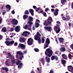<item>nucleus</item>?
Segmentation results:
<instances>
[{"label":"nucleus","mask_w":73,"mask_h":73,"mask_svg":"<svg viewBox=\"0 0 73 73\" xmlns=\"http://www.w3.org/2000/svg\"><path fill=\"white\" fill-rule=\"evenodd\" d=\"M17 54H19L20 56H20L19 60H22V58H24V56H23L24 54L21 51H18L17 52Z\"/></svg>","instance_id":"obj_8"},{"label":"nucleus","mask_w":73,"mask_h":73,"mask_svg":"<svg viewBox=\"0 0 73 73\" xmlns=\"http://www.w3.org/2000/svg\"><path fill=\"white\" fill-rule=\"evenodd\" d=\"M14 31V29L13 27H11L10 28V32H12Z\"/></svg>","instance_id":"obj_47"},{"label":"nucleus","mask_w":73,"mask_h":73,"mask_svg":"<svg viewBox=\"0 0 73 73\" xmlns=\"http://www.w3.org/2000/svg\"><path fill=\"white\" fill-rule=\"evenodd\" d=\"M48 11V8H46L45 10V12H46Z\"/></svg>","instance_id":"obj_56"},{"label":"nucleus","mask_w":73,"mask_h":73,"mask_svg":"<svg viewBox=\"0 0 73 73\" xmlns=\"http://www.w3.org/2000/svg\"><path fill=\"white\" fill-rule=\"evenodd\" d=\"M27 32L28 31H25L23 32L22 34V35L24 36H25V37H27V36H28V35L27 34Z\"/></svg>","instance_id":"obj_25"},{"label":"nucleus","mask_w":73,"mask_h":73,"mask_svg":"<svg viewBox=\"0 0 73 73\" xmlns=\"http://www.w3.org/2000/svg\"><path fill=\"white\" fill-rule=\"evenodd\" d=\"M66 60H62V64L64 66H65V64H66Z\"/></svg>","instance_id":"obj_24"},{"label":"nucleus","mask_w":73,"mask_h":73,"mask_svg":"<svg viewBox=\"0 0 73 73\" xmlns=\"http://www.w3.org/2000/svg\"><path fill=\"white\" fill-rule=\"evenodd\" d=\"M68 25L69 27H71V23H68Z\"/></svg>","instance_id":"obj_63"},{"label":"nucleus","mask_w":73,"mask_h":73,"mask_svg":"<svg viewBox=\"0 0 73 73\" xmlns=\"http://www.w3.org/2000/svg\"><path fill=\"white\" fill-rule=\"evenodd\" d=\"M71 47H72V49L73 50V44L71 45Z\"/></svg>","instance_id":"obj_64"},{"label":"nucleus","mask_w":73,"mask_h":73,"mask_svg":"<svg viewBox=\"0 0 73 73\" xmlns=\"http://www.w3.org/2000/svg\"><path fill=\"white\" fill-rule=\"evenodd\" d=\"M9 59H7V60H6V62H5V64L6 66H10V65H9V62H10L8 61V60Z\"/></svg>","instance_id":"obj_19"},{"label":"nucleus","mask_w":73,"mask_h":73,"mask_svg":"<svg viewBox=\"0 0 73 73\" xmlns=\"http://www.w3.org/2000/svg\"><path fill=\"white\" fill-rule=\"evenodd\" d=\"M51 7L52 8H54V5H52L51 6Z\"/></svg>","instance_id":"obj_61"},{"label":"nucleus","mask_w":73,"mask_h":73,"mask_svg":"<svg viewBox=\"0 0 73 73\" xmlns=\"http://www.w3.org/2000/svg\"><path fill=\"white\" fill-rule=\"evenodd\" d=\"M1 22H2V18H1V17H0V24L1 23Z\"/></svg>","instance_id":"obj_51"},{"label":"nucleus","mask_w":73,"mask_h":73,"mask_svg":"<svg viewBox=\"0 0 73 73\" xmlns=\"http://www.w3.org/2000/svg\"><path fill=\"white\" fill-rule=\"evenodd\" d=\"M11 13H12V14H14L15 13V11L13 10L11 11Z\"/></svg>","instance_id":"obj_60"},{"label":"nucleus","mask_w":73,"mask_h":73,"mask_svg":"<svg viewBox=\"0 0 73 73\" xmlns=\"http://www.w3.org/2000/svg\"><path fill=\"white\" fill-rule=\"evenodd\" d=\"M28 29L29 30V31H31L32 30V28L31 27L29 28H28Z\"/></svg>","instance_id":"obj_58"},{"label":"nucleus","mask_w":73,"mask_h":73,"mask_svg":"<svg viewBox=\"0 0 73 73\" xmlns=\"http://www.w3.org/2000/svg\"><path fill=\"white\" fill-rule=\"evenodd\" d=\"M40 7H38V8H37L36 10V12H38L39 10H40Z\"/></svg>","instance_id":"obj_50"},{"label":"nucleus","mask_w":73,"mask_h":73,"mask_svg":"<svg viewBox=\"0 0 73 73\" xmlns=\"http://www.w3.org/2000/svg\"><path fill=\"white\" fill-rule=\"evenodd\" d=\"M28 26L30 27V26H29V25H25V27L24 26H23V28H25V29H27L28 28Z\"/></svg>","instance_id":"obj_31"},{"label":"nucleus","mask_w":73,"mask_h":73,"mask_svg":"<svg viewBox=\"0 0 73 73\" xmlns=\"http://www.w3.org/2000/svg\"><path fill=\"white\" fill-rule=\"evenodd\" d=\"M34 39L35 40H38L39 44L41 43V39L40 36H38V35H35L34 36Z\"/></svg>","instance_id":"obj_6"},{"label":"nucleus","mask_w":73,"mask_h":73,"mask_svg":"<svg viewBox=\"0 0 73 73\" xmlns=\"http://www.w3.org/2000/svg\"><path fill=\"white\" fill-rule=\"evenodd\" d=\"M3 70H5L6 71V72H7L8 71H9V70L8 68L6 67H2Z\"/></svg>","instance_id":"obj_26"},{"label":"nucleus","mask_w":73,"mask_h":73,"mask_svg":"<svg viewBox=\"0 0 73 73\" xmlns=\"http://www.w3.org/2000/svg\"><path fill=\"white\" fill-rule=\"evenodd\" d=\"M59 52V51H56V52H55V54H58V53Z\"/></svg>","instance_id":"obj_52"},{"label":"nucleus","mask_w":73,"mask_h":73,"mask_svg":"<svg viewBox=\"0 0 73 73\" xmlns=\"http://www.w3.org/2000/svg\"><path fill=\"white\" fill-rule=\"evenodd\" d=\"M66 21H69L70 20V18H69V16H66Z\"/></svg>","instance_id":"obj_37"},{"label":"nucleus","mask_w":73,"mask_h":73,"mask_svg":"<svg viewBox=\"0 0 73 73\" xmlns=\"http://www.w3.org/2000/svg\"><path fill=\"white\" fill-rule=\"evenodd\" d=\"M36 35H37L38 36H41V34H40V33H39V32H37L36 33Z\"/></svg>","instance_id":"obj_46"},{"label":"nucleus","mask_w":73,"mask_h":73,"mask_svg":"<svg viewBox=\"0 0 73 73\" xmlns=\"http://www.w3.org/2000/svg\"><path fill=\"white\" fill-rule=\"evenodd\" d=\"M17 42H15V44H14V46H17Z\"/></svg>","instance_id":"obj_54"},{"label":"nucleus","mask_w":73,"mask_h":73,"mask_svg":"<svg viewBox=\"0 0 73 73\" xmlns=\"http://www.w3.org/2000/svg\"><path fill=\"white\" fill-rule=\"evenodd\" d=\"M60 51L62 52H64L66 50V49L64 47H62L60 48Z\"/></svg>","instance_id":"obj_23"},{"label":"nucleus","mask_w":73,"mask_h":73,"mask_svg":"<svg viewBox=\"0 0 73 73\" xmlns=\"http://www.w3.org/2000/svg\"><path fill=\"white\" fill-rule=\"evenodd\" d=\"M28 17V16L27 15H25L23 16V17L24 20H25L26 19H27Z\"/></svg>","instance_id":"obj_30"},{"label":"nucleus","mask_w":73,"mask_h":73,"mask_svg":"<svg viewBox=\"0 0 73 73\" xmlns=\"http://www.w3.org/2000/svg\"><path fill=\"white\" fill-rule=\"evenodd\" d=\"M55 58V56H52L51 57V59L52 60H54Z\"/></svg>","instance_id":"obj_40"},{"label":"nucleus","mask_w":73,"mask_h":73,"mask_svg":"<svg viewBox=\"0 0 73 73\" xmlns=\"http://www.w3.org/2000/svg\"><path fill=\"white\" fill-rule=\"evenodd\" d=\"M54 29L56 33H58L60 32V31H61L60 25L58 24H56V26L54 27Z\"/></svg>","instance_id":"obj_3"},{"label":"nucleus","mask_w":73,"mask_h":73,"mask_svg":"<svg viewBox=\"0 0 73 73\" xmlns=\"http://www.w3.org/2000/svg\"><path fill=\"white\" fill-rule=\"evenodd\" d=\"M2 31L3 32H7V29L5 27H3L2 29Z\"/></svg>","instance_id":"obj_28"},{"label":"nucleus","mask_w":73,"mask_h":73,"mask_svg":"<svg viewBox=\"0 0 73 73\" xmlns=\"http://www.w3.org/2000/svg\"><path fill=\"white\" fill-rule=\"evenodd\" d=\"M8 55L9 56V57H12V56L11 54V53L10 52L7 53Z\"/></svg>","instance_id":"obj_41"},{"label":"nucleus","mask_w":73,"mask_h":73,"mask_svg":"<svg viewBox=\"0 0 73 73\" xmlns=\"http://www.w3.org/2000/svg\"><path fill=\"white\" fill-rule=\"evenodd\" d=\"M42 14L45 17H46L47 16V15H46V12H43L42 13Z\"/></svg>","instance_id":"obj_38"},{"label":"nucleus","mask_w":73,"mask_h":73,"mask_svg":"<svg viewBox=\"0 0 73 73\" xmlns=\"http://www.w3.org/2000/svg\"><path fill=\"white\" fill-rule=\"evenodd\" d=\"M27 42L29 45H31L33 43V39L31 38H29L28 39Z\"/></svg>","instance_id":"obj_7"},{"label":"nucleus","mask_w":73,"mask_h":73,"mask_svg":"<svg viewBox=\"0 0 73 73\" xmlns=\"http://www.w3.org/2000/svg\"><path fill=\"white\" fill-rule=\"evenodd\" d=\"M6 8L8 9L9 8V10H7V12H8L9 11L11 10V6L9 5H7L6 6Z\"/></svg>","instance_id":"obj_20"},{"label":"nucleus","mask_w":73,"mask_h":73,"mask_svg":"<svg viewBox=\"0 0 73 73\" xmlns=\"http://www.w3.org/2000/svg\"><path fill=\"white\" fill-rule=\"evenodd\" d=\"M58 57L56 56H55V60H56V61H57V60H58Z\"/></svg>","instance_id":"obj_49"},{"label":"nucleus","mask_w":73,"mask_h":73,"mask_svg":"<svg viewBox=\"0 0 73 73\" xmlns=\"http://www.w3.org/2000/svg\"><path fill=\"white\" fill-rule=\"evenodd\" d=\"M58 12H59V10L57 9H55V11L54 13V16H56L58 15Z\"/></svg>","instance_id":"obj_11"},{"label":"nucleus","mask_w":73,"mask_h":73,"mask_svg":"<svg viewBox=\"0 0 73 73\" xmlns=\"http://www.w3.org/2000/svg\"><path fill=\"white\" fill-rule=\"evenodd\" d=\"M68 58L70 59H72V55L70 54H68Z\"/></svg>","instance_id":"obj_43"},{"label":"nucleus","mask_w":73,"mask_h":73,"mask_svg":"<svg viewBox=\"0 0 73 73\" xmlns=\"http://www.w3.org/2000/svg\"><path fill=\"white\" fill-rule=\"evenodd\" d=\"M23 63L21 62L20 64L18 65V68H21V67H22V66H23Z\"/></svg>","instance_id":"obj_33"},{"label":"nucleus","mask_w":73,"mask_h":73,"mask_svg":"<svg viewBox=\"0 0 73 73\" xmlns=\"http://www.w3.org/2000/svg\"><path fill=\"white\" fill-rule=\"evenodd\" d=\"M34 50L36 52H39V50L37 48H35L34 49Z\"/></svg>","instance_id":"obj_36"},{"label":"nucleus","mask_w":73,"mask_h":73,"mask_svg":"<svg viewBox=\"0 0 73 73\" xmlns=\"http://www.w3.org/2000/svg\"><path fill=\"white\" fill-rule=\"evenodd\" d=\"M46 44H47V45H49V44H50V40L49 38H47L46 39Z\"/></svg>","instance_id":"obj_21"},{"label":"nucleus","mask_w":73,"mask_h":73,"mask_svg":"<svg viewBox=\"0 0 73 73\" xmlns=\"http://www.w3.org/2000/svg\"><path fill=\"white\" fill-rule=\"evenodd\" d=\"M52 18L50 16H49L47 20H45L43 24L44 25L46 26H49L50 25L52 22Z\"/></svg>","instance_id":"obj_1"},{"label":"nucleus","mask_w":73,"mask_h":73,"mask_svg":"<svg viewBox=\"0 0 73 73\" xmlns=\"http://www.w3.org/2000/svg\"><path fill=\"white\" fill-rule=\"evenodd\" d=\"M44 28L45 29L47 30L48 31H50L52 30V27L49 26L45 27Z\"/></svg>","instance_id":"obj_15"},{"label":"nucleus","mask_w":73,"mask_h":73,"mask_svg":"<svg viewBox=\"0 0 73 73\" xmlns=\"http://www.w3.org/2000/svg\"><path fill=\"white\" fill-rule=\"evenodd\" d=\"M72 6H71V8L72 9H73V2L72 3H71Z\"/></svg>","instance_id":"obj_57"},{"label":"nucleus","mask_w":73,"mask_h":73,"mask_svg":"<svg viewBox=\"0 0 73 73\" xmlns=\"http://www.w3.org/2000/svg\"><path fill=\"white\" fill-rule=\"evenodd\" d=\"M42 43H44L45 42V39L44 38H41Z\"/></svg>","instance_id":"obj_44"},{"label":"nucleus","mask_w":73,"mask_h":73,"mask_svg":"<svg viewBox=\"0 0 73 73\" xmlns=\"http://www.w3.org/2000/svg\"><path fill=\"white\" fill-rule=\"evenodd\" d=\"M17 65H19L20 64V60H18L17 62L16 63Z\"/></svg>","instance_id":"obj_35"},{"label":"nucleus","mask_w":73,"mask_h":73,"mask_svg":"<svg viewBox=\"0 0 73 73\" xmlns=\"http://www.w3.org/2000/svg\"><path fill=\"white\" fill-rule=\"evenodd\" d=\"M68 70L69 72L73 70V67L72 66H68L67 67Z\"/></svg>","instance_id":"obj_13"},{"label":"nucleus","mask_w":73,"mask_h":73,"mask_svg":"<svg viewBox=\"0 0 73 73\" xmlns=\"http://www.w3.org/2000/svg\"><path fill=\"white\" fill-rule=\"evenodd\" d=\"M18 48H20V47H21L22 49H25V46L24 44L20 43L18 46Z\"/></svg>","instance_id":"obj_10"},{"label":"nucleus","mask_w":73,"mask_h":73,"mask_svg":"<svg viewBox=\"0 0 73 73\" xmlns=\"http://www.w3.org/2000/svg\"><path fill=\"white\" fill-rule=\"evenodd\" d=\"M45 59H44V58H42L41 60H40V62L42 63L43 65H44V64H45Z\"/></svg>","instance_id":"obj_27"},{"label":"nucleus","mask_w":73,"mask_h":73,"mask_svg":"<svg viewBox=\"0 0 73 73\" xmlns=\"http://www.w3.org/2000/svg\"><path fill=\"white\" fill-rule=\"evenodd\" d=\"M62 19L63 20H64V21H66V17L63 16L62 17Z\"/></svg>","instance_id":"obj_42"},{"label":"nucleus","mask_w":73,"mask_h":73,"mask_svg":"<svg viewBox=\"0 0 73 73\" xmlns=\"http://www.w3.org/2000/svg\"><path fill=\"white\" fill-rule=\"evenodd\" d=\"M11 23L13 25H17L18 24V21L16 19H13L11 21Z\"/></svg>","instance_id":"obj_9"},{"label":"nucleus","mask_w":73,"mask_h":73,"mask_svg":"<svg viewBox=\"0 0 73 73\" xmlns=\"http://www.w3.org/2000/svg\"><path fill=\"white\" fill-rule=\"evenodd\" d=\"M28 24H29L30 27H32V25L33 24V22H32L33 21V18L31 16H29L28 17Z\"/></svg>","instance_id":"obj_4"},{"label":"nucleus","mask_w":73,"mask_h":73,"mask_svg":"<svg viewBox=\"0 0 73 73\" xmlns=\"http://www.w3.org/2000/svg\"><path fill=\"white\" fill-rule=\"evenodd\" d=\"M15 41L14 40H12L11 41H9V40L6 41L5 42V44L7 46H11L14 44Z\"/></svg>","instance_id":"obj_5"},{"label":"nucleus","mask_w":73,"mask_h":73,"mask_svg":"<svg viewBox=\"0 0 73 73\" xmlns=\"http://www.w3.org/2000/svg\"><path fill=\"white\" fill-rule=\"evenodd\" d=\"M49 44H46L45 45V46L44 47V49H45L46 48H47V47H48L49 46V45H48Z\"/></svg>","instance_id":"obj_48"},{"label":"nucleus","mask_w":73,"mask_h":73,"mask_svg":"<svg viewBox=\"0 0 73 73\" xmlns=\"http://www.w3.org/2000/svg\"><path fill=\"white\" fill-rule=\"evenodd\" d=\"M7 12L6 11L4 10L2 12V15H5V14Z\"/></svg>","instance_id":"obj_45"},{"label":"nucleus","mask_w":73,"mask_h":73,"mask_svg":"<svg viewBox=\"0 0 73 73\" xmlns=\"http://www.w3.org/2000/svg\"><path fill=\"white\" fill-rule=\"evenodd\" d=\"M46 51L45 52V54L46 56L49 57H50L52 56V53H53V51L51 49L49 48L47 49Z\"/></svg>","instance_id":"obj_2"},{"label":"nucleus","mask_w":73,"mask_h":73,"mask_svg":"<svg viewBox=\"0 0 73 73\" xmlns=\"http://www.w3.org/2000/svg\"><path fill=\"white\" fill-rule=\"evenodd\" d=\"M62 57L65 60H67L68 59V56L65 54H63L62 55Z\"/></svg>","instance_id":"obj_16"},{"label":"nucleus","mask_w":73,"mask_h":73,"mask_svg":"<svg viewBox=\"0 0 73 73\" xmlns=\"http://www.w3.org/2000/svg\"><path fill=\"white\" fill-rule=\"evenodd\" d=\"M29 12L31 14L32 16H34V10L33 9H31L29 10Z\"/></svg>","instance_id":"obj_18"},{"label":"nucleus","mask_w":73,"mask_h":73,"mask_svg":"<svg viewBox=\"0 0 73 73\" xmlns=\"http://www.w3.org/2000/svg\"><path fill=\"white\" fill-rule=\"evenodd\" d=\"M25 40H26V39L24 38H21L20 39L21 42H24L25 41Z\"/></svg>","instance_id":"obj_17"},{"label":"nucleus","mask_w":73,"mask_h":73,"mask_svg":"<svg viewBox=\"0 0 73 73\" xmlns=\"http://www.w3.org/2000/svg\"><path fill=\"white\" fill-rule=\"evenodd\" d=\"M36 22H38V23H40V20L38 19H37L36 20Z\"/></svg>","instance_id":"obj_55"},{"label":"nucleus","mask_w":73,"mask_h":73,"mask_svg":"<svg viewBox=\"0 0 73 73\" xmlns=\"http://www.w3.org/2000/svg\"><path fill=\"white\" fill-rule=\"evenodd\" d=\"M45 60L48 63H49L50 62V58H48L47 56L45 57Z\"/></svg>","instance_id":"obj_22"},{"label":"nucleus","mask_w":73,"mask_h":73,"mask_svg":"<svg viewBox=\"0 0 73 73\" xmlns=\"http://www.w3.org/2000/svg\"><path fill=\"white\" fill-rule=\"evenodd\" d=\"M19 28H20V27L19 26H17L15 28V31L16 32H20V29Z\"/></svg>","instance_id":"obj_14"},{"label":"nucleus","mask_w":73,"mask_h":73,"mask_svg":"<svg viewBox=\"0 0 73 73\" xmlns=\"http://www.w3.org/2000/svg\"><path fill=\"white\" fill-rule=\"evenodd\" d=\"M11 62L12 64H15L16 63V60H15V59H14L11 60Z\"/></svg>","instance_id":"obj_32"},{"label":"nucleus","mask_w":73,"mask_h":73,"mask_svg":"<svg viewBox=\"0 0 73 73\" xmlns=\"http://www.w3.org/2000/svg\"><path fill=\"white\" fill-rule=\"evenodd\" d=\"M35 26L36 28H38L40 26V24L37 22H36L35 23Z\"/></svg>","instance_id":"obj_29"},{"label":"nucleus","mask_w":73,"mask_h":73,"mask_svg":"<svg viewBox=\"0 0 73 73\" xmlns=\"http://www.w3.org/2000/svg\"><path fill=\"white\" fill-rule=\"evenodd\" d=\"M35 26H33V30H35Z\"/></svg>","instance_id":"obj_62"},{"label":"nucleus","mask_w":73,"mask_h":73,"mask_svg":"<svg viewBox=\"0 0 73 73\" xmlns=\"http://www.w3.org/2000/svg\"><path fill=\"white\" fill-rule=\"evenodd\" d=\"M33 8L34 9H36L37 8V7H36L34 5L33 6Z\"/></svg>","instance_id":"obj_53"},{"label":"nucleus","mask_w":73,"mask_h":73,"mask_svg":"<svg viewBox=\"0 0 73 73\" xmlns=\"http://www.w3.org/2000/svg\"><path fill=\"white\" fill-rule=\"evenodd\" d=\"M56 23L58 24H60V21H57Z\"/></svg>","instance_id":"obj_59"},{"label":"nucleus","mask_w":73,"mask_h":73,"mask_svg":"<svg viewBox=\"0 0 73 73\" xmlns=\"http://www.w3.org/2000/svg\"><path fill=\"white\" fill-rule=\"evenodd\" d=\"M59 42L60 44H64L65 40L63 38H59Z\"/></svg>","instance_id":"obj_12"},{"label":"nucleus","mask_w":73,"mask_h":73,"mask_svg":"<svg viewBox=\"0 0 73 73\" xmlns=\"http://www.w3.org/2000/svg\"><path fill=\"white\" fill-rule=\"evenodd\" d=\"M66 0H61V3L62 4H64V3H66Z\"/></svg>","instance_id":"obj_39"},{"label":"nucleus","mask_w":73,"mask_h":73,"mask_svg":"<svg viewBox=\"0 0 73 73\" xmlns=\"http://www.w3.org/2000/svg\"><path fill=\"white\" fill-rule=\"evenodd\" d=\"M25 15H28V14H29V13L28 10H26L25 12Z\"/></svg>","instance_id":"obj_34"}]
</instances>
